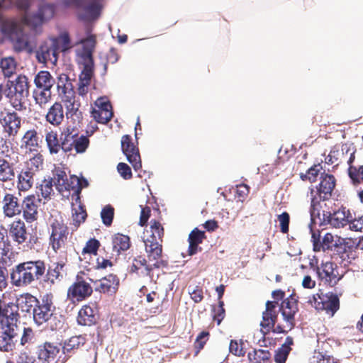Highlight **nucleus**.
Wrapping results in <instances>:
<instances>
[{"label": "nucleus", "mask_w": 363, "mask_h": 363, "mask_svg": "<svg viewBox=\"0 0 363 363\" xmlns=\"http://www.w3.org/2000/svg\"><path fill=\"white\" fill-rule=\"evenodd\" d=\"M60 48L56 40L50 38L48 41L43 43L36 52V56L39 62L47 63L51 62L56 64L58 60Z\"/></svg>", "instance_id": "obj_15"}, {"label": "nucleus", "mask_w": 363, "mask_h": 363, "mask_svg": "<svg viewBox=\"0 0 363 363\" xmlns=\"http://www.w3.org/2000/svg\"><path fill=\"white\" fill-rule=\"evenodd\" d=\"M77 62L79 65H82L83 66V69L82 70V72L79 74V82L90 84L91 77L94 74V61L77 60Z\"/></svg>", "instance_id": "obj_46"}, {"label": "nucleus", "mask_w": 363, "mask_h": 363, "mask_svg": "<svg viewBox=\"0 0 363 363\" xmlns=\"http://www.w3.org/2000/svg\"><path fill=\"white\" fill-rule=\"evenodd\" d=\"M52 182V178L45 179L43 180L39 186L40 195L45 199H50L51 196L54 194Z\"/></svg>", "instance_id": "obj_52"}, {"label": "nucleus", "mask_w": 363, "mask_h": 363, "mask_svg": "<svg viewBox=\"0 0 363 363\" xmlns=\"http://www.w3.org/2000/svg\"><path fill=\"white\" fill-rule=\"evenodd\" d=\"M89 278L85 277L84 272H80L76 276L74 281L67 289V298L72 302H81L90 297L93 293ZM91 281V279H89Z\"/></svg>", "instance_id": "obj_8"}, {"label": "nucleus", "mask_w": 363, "mask_h": 363, "mask_svg": "<svg viewBox=\"0 0 363 363\" xmlns=\"http://www.w3.org/2000/svg\"><path fill=\"white\" fill-rule=\"evenodd\" d=\"M59 352V346L52 342H45L38 347V359L48 363L54 360Z\"/></svg>", "instance_id": "obj_31"}, {"label": "nucleus", "mask_w": 363, "mask_h": 363, "mask_svg": "<svg viewBox=\"0 0 363 363\" xmlns=\"http://www.w3.org/2000/svg\"><path fill=\"white\" fill-rule=\"evenodd\" d=\"M65 111L61 102L55 101L48 108L45 115L46 122L54 127H59L65 119Z\"/></svg>", "instance_id": "obj_26"}, {"label": "nucleus", "mask_w": 363, "mask_h": 363, "mask_svg": "<svg viewBox=\"0 0 363 363\" xmlns=\"http://www.w3.org/2000/svg\"><path fill=\"white\" fill-rule=\"evenodd\" d=\"M59 95L62 96L63 101H70L75 98L74 86L65 74H60L57 84Z\"/></svg>", "instance_id": "obj_28"}, {"label": "nucleus", "mask_w": 363, "mask_h": 363, "mask_svg": "<svg viewBox=\"0 0 363 363\" xmlns=\"http://www.w3.org/2000/svg\"><path fill=\"white\" fill-rule=\"evenodd\" d=\"M352 242L351 239L337 238V240H335L331 250L345 260L349 258V252H350L352 249Z\"/></svg>", "instance_id": "obj_35"}, {"label": "nucleus", "mask_w": 363, "mask_h": 363, "mask_svg": "<svg viewBox=\"0 0 363 363\" xmlns=\"http://www.w3.org/2000/svg\"><path fill=\"white\" fill-rule=\"evenodd\" d=\"M323 221L328 222L334 228H342L348 224L351 214L345 207H340L333 213H328L326 216L323 213Z\"/></svg>", "instance_id": "obj_23"}, {"label": "nucleus", "mask_w": 363, "mask_h": 363, "mask_svg": "<svg viewBox=\"0 0 363 363\" xmlns=\"http://www.w3.org/2000/svg\"><path fill=\"white\" fill-rule=\"evenodd\" d=\"M9 233L12 240L18 245L23 244L28 239L27 228L21 219L11 222L9 225Z\"/></svg>", "instance_id": "obj_25"}, {"label": "nucleus", "mask_w": 363, "mask_h": 363, "mask_svg": "<svg viewBox=\"0 0 363 363\" xmlns=\"http://www.w3.org/2000/svg\"><path fill=\"white\" fill-rule=\"evenodd\" d=\"M33 97L36 105L41 108H45L52 100L51 89L35 88L33 91Z\"/></svg>", "instance_id": "obj_40"}, {"label": "nucleus", "mask_w": 363, "mask_h": 363, "mask_svg": "<svg viewBox=\"0 0 363 363\" xmlns=\"http://www.w3.org/2000/svg\"><path fill=\"white\" fill-rule=\"evenodd\" d=\"M99 315L98 310L94 307V304L84 305L78 312L77 321V323L83 326H92L95 325Z\"/></svg>", "instance_id": "obj_21"}, {"label": "nucleus", "mask_w": 363, "mask_h": 363, "mask_svg": "<svg viewBox=\"0 0 363 363\" xmlns=\"http://www.w3.org/2000/svg\"><path fill=\"white\" fill-rule=\"evenodd\" d=\"M41 199L35 194H30L23 198L21 204V214L27 223H33L38 218V210Z\"/></svg>", "instance_id": "obj_14"}, {"label": "nucleus", "mask_w": 363, "mask_h": 363, "mask_svg": "<svg viewBox=\"0 0 363 363\" xmlns=\"http://www.w3.org/2000/svg\"><path fill=\"white\" fill-rule=\"evenodd\" d=\"M49 246L55 254L67 255L69 244V228L63 220L55 219L50 224Z\"/></svg>", "instance_id": "obj_6"}, {"label": "nucleus", "mask_w": 363, "mask_h": 363, "mask_svg": "<svg viewBox=\"0 0 363 363\" xmlns=\"http://www.w3.org/2000/svg\"><path fill=\"white\" fill-rule=\"evenodd\" d=\"M278 220L280 225V230L282 233H288L289 230L290 216L287 212H283L278 216Z\"/></svg>", "instance_id": "obj_62"}, {"label": "nucleus", "mask_w": 363, "mask_h": 363, "mask_svg": "<svg viewBox=\"0 0 363 363\" xmlns=\"http://www.w3.org/2000/svg\"><path fill=\"white\" fill-rule=\"evenodd\" d=\"M336 186V179L334 175L326 173L324 170L320 176L319 183L315 186L309 188L311 199L310 212L312 219L320 218L321 201L329 200Z\"/></svg>", "instance_id": "obj_4"}, {"label": "nucleus", "mask_w": 363, "mask_h": 363, "mask_svg": "<svg viewBox=\"0 0 363 363\" xmlns=\"http://www.w3.org/2000/svg\"><path fill=\"white\" fill-rule=\"evenodd\" d=\"M26 262L19 263L13 268L11 273V284L17 287H27L32 285L30 274Z\"/></svg>", "instance_id": "obj_20"}, {"label": "nucleus", "mask_w": 363, "mask_h": 363, "mask_svg": "<svg viewBox=\"0 0 363 363\" xmlns=\"http://www.w3.org/2000/svg\"><path fill=\"white\" fill-rule=\"evenodd\" d=\"M16 178L15 164L0 156V182L13 183Z\"/></svg>", "instance_id": "obj_30"}, {"label": "nucleus", "mask_w": 363, "mask_h": 363, "mask_svg": "<svg viewBox=\"0 0 363 363\" xmlns=\"http://www.w3.org/2000/svg\"><path fill=\"white\" fill-rule=\"evenodd\" d=\"M44 158L42 154L36 153L27 162V166L25 168H32L35 170V173L39 170L43 165Z\"/></svg>", "instance_id": "obj_59"}, {"label": "nucleus", "mask_w": 363, "mask_h": 363, "mask_svg": "<svg viewBox=\"0 0 363 363\" xmlns=\"http://www.w3.org/2000/svg\"><path fill=\"white\" fill-rule=\"evenodd\" d=\"M280 311L286 321V325L282 326L277 325L274 329V333L286 334L291 330L295 325V314L298 311V301L291 296L284 299L280 306Z\"/></svg>", "instance_id": "obj_9"}, {"label": "nucleus", "mask_w": 363, "mask_h": 363, "mask_svg": "<svg viewBox=\"0 0 363 363\" xmlns=\"http://www.w3.org/2000/svg\"><path fill=\"white\" fill-rule=\"evenodd\" d=\"M115 256L114 253L108 255L106 253V257L99 256L96 258V269H106L108 267H112L113 263L111 259Z\"/></svg>", "instance_id": "obj_61"}, {"label": "nucleus", "mask_w": 363, "mask_h": 363, "mask_svg": "<svg viewBox=\"0 0 363 363\" xmlns=\"http://www.w3.org/2000/svg\"><path fill=\"white\" fill-rule=\"evenodd\" d=\"M53 177L56 189L60 192L63 191V188H65V184H66L65 182L68 179L65 171L60 167L55 168L53 172Z\"/></svg>", "instance_id": "obj_48"}, {"label": "nucleus", "mask_w": 363, "mask_h": 363, "mask_svg": "<svg viewBox=\"0 0 363 363\" xmlns=\"http://www.w3.org/2000/svg\"><path fill=\"white\" fill-rule=\"evenodd\" d=\"M86 337L81 335L71 337L64 344L62 347L64 354L74 352L86 343Z\"/></svg>", "instance_id": "obj_44"}, {"label": "nucleus", "mask_w": 363, "mask_h": 363, "mask_svg": "<svg viewBox=\"0 0 363 363\" xmlns=\"http://www.w3.org/2000/svg\"><path fill=\"white\" fill-rule=\"evenodd\" d=\"M101 217L103 223L106 226H110L114 217V208L109 204L105 206L101 210Z\"/></svg>", "instance_id": "obj_55"}, {"label": "nucleus", "mask_w": 363, "mask_h": 363, "mask_svg": "<svg viewBox=\"0 0 363 363\" xmlns=\"http://www.w3.org/2000/svg\"><path fill=\"white\" fill-rule=\"evenodd\" d=\"M104 0H66L67 5H73L77 9H82L85 13L86 18H97L102 9Z\"/></svg>", "instance_id": "obj_17"}, {"label": "nucleus", "mask_w": 363, "mask_h": 363, "mask_svg": "<svg viewBox=\"0 0 363 363\" xmlns=\"http://www.w3.org/2000/svg\"><path fill=\"white\" fill-rule=\"evenodd\" d=\"M65 184V188H63V191H69L73 190L74 193L75 198L77 196H79L80 192L82 189V184L79 179L75 176H70L69 179H67Z\"/></svg>", "instance_id": "obj_49"}, {"label": "nucleus", "mask_w": 363, "mask_h": 363, "mask_svg": "<svg viewBox=\"0 0 363 363\" xmlns=\"http://www.w3.org/2000/svg\"><path fill=\"white\" fill-rule=\"evenodd\" d=\"M19 95L20 94L13 93L11 91H8L6 94L7 97L9 99L11 106L16 111H23L26 108L24 103V99L26 96H21Z\"/></svg>", "instance_id": "obj_50"}, {"label": "nucleus", "mask_w": 363, "mask_h": 363, "mask_svg": "<svg viewBox=\"0 0 363 363\" xmlns=\"http://www.w3.org/2000/svg\"><path fill=\"white\" fill-rule=\"evenodd\" d=\"M9 91L20 94L21 96H28L29 94V82L28 79L25 75H19L11 86L9 88Z\"/></svg>", "instance_id": "obj_39"}, {"label": "nucleus", "mask_w": 363, "mask_h": 363, "mask_svg": "<svg viewBox=\"0 0 363 363\" xmlns=\"http://www.w3.org/2000/svg\"><path fill=\"white\" fill-rule=\"evenodd\" d=\"M271 353L268 350L254 349L247 354L250 362L252 363H271Z\"/></svg>", "instance_id": "obj_41"}, {"label": "nucleus", "mask_w": 363, "mask_h": 363, "mask_svg": "<svg viewBox=\"0 0 363 363\" xmlns=\"http://www.w3.org/2000/svg\"><path fill=\"white\" fill-rule=\"evenodd\" d=\"M28 267V274H30L32 284L40 280L45 275L46 272V264L44 260L36 259L32 261H26Z\"/></svg>", "instance_id": "obj_32"}, {"label": "nucleus", "mask_w": 363, "mask_h": 363, "mask_svg": "<svg viewBox=\"0 0 363 363\" xmlns=\"http://www.w3.org/2000/svg\"><path fill=\"white\" fill-rule=\"evenodd\" d=\"M52 40H57L60 52H65L70 48V38L67 32L62 33L57 38H52Z\"/></svg>", "instance_id": "obj_57"}, {"label": "nucleus", "mask_w": 363, "mask_h": 363, "mask_svg": "<svg viewBox=\"0 0 363 363\" xmlns=\"http://www.w3.org/2000/svg\"><path fill=\"white\" fill-rule=\"evenodd\" d=\"M72 218L73 224L76 227H79L84 223L87 217V213L84 206L82 203L80 196L75 198V201L72 203Z\"/></svg>", "instance_id": "obj_34"}, {"label": "nucleus", "mask_w": 363, "mask_h": 363, "mask_svg": "<svg viewBox=\"0 0 363 363\" xmlns=\"http://www.w3.org/2000/svg\"><path fill=\"white\" fill-rule=\"evenodd\" d=\"M55 83L54 77L48 71H40L34 78L36 89H51Z\"/></svg>", "instance_id": "obj_38"}, {"label": "nucleus", "mask_w": 363, "mask_h": 363, "mask_svg": "<svg viewBox=\"0 0 363 363\" xmlns=\"http://www.w3.org/2000/svg\"><path fill=\"white\" fill-rule=\"evenodd\" d=\"M143 267L145 268V275L150 276L152 270L155 268L152 264H148L146 259L140 255L135 257L133 259L132 264L130 267V273H137L138 274L139 270Z\"/></svg>", "instance_id": "obj_42"}, {"label": "nucleus", "mask_w": 363, "mask_h": 363, "mask_svg": "<svg viewBox=\"0 0 363 363\" xmlns=\"http://www.w3.org/2000/svg\"><path fill=\"white\" fill-rule=\"evenodd\" d=\"M204 231H201L198 228H194L189 235L188 241L189 243L188 248V254L194 255L197 253L198 250H201V247H199V245L202 243L206 239Z\"/></svg>", "instance_id": "obj_36"}, {"label": "nucleus", "mask_w": 363, "mask_h": 363, "mask_svg": "<svg viewBox=\"0 0 363 363\" xmlns=\"http://www.w3.org/2000/svg\"><path fill=\"white\" fill-rule=\"evenodd\" d=\"M21 140L22 144L24 145L26 149L29 150L30 152H37L40 147V144L42 143V140L39 136L37 130L35 128L28 130L24 133Z\"/></svg>", "instance_id": "obj_33"}, {"label": "nucleus", "mask_w": 363, "mask_h": 363, "mask_svg": "<svg viewBox=\"0 0 363 363\" xmlns=\"http://www.w3.org/2000/svg\"><path fill=\"white\" fill-rule=\"evenodd\" d=\"M33 320L38 325H45V327L52 331L59 330L63 327L62 316L56 312V307L52 301V296L45 294L41 301L35 305L33 310Z\"/></svg>", "instance_id": "obj_5"}, {"label": "nucleus", "mask_w": 363, "mask_h": 363, "mask_svg": "<svg viewBox=\"0 0 363 363\" xmlns=\"http://www.w3.org/2000/svg\"><path fill=\"white\" fill-rule=\"evenodd\" d=\"M82 45V50L78 53L79 60L94 61L93 53L96 45V36L89 34L86 38L80 40Z\"/></svg>", "instance_id": "obj_29"}, {"label": "nucleus", "mask_w": 363, "mask_h": 363, "mask_svg": "<svg viewBox=\"0 0 363 363\" xmlns=\"http://www.w3.org/2000/svg\"><path fill=\"white\" fill-rule=\"evenodd\" d=\"M348 174L354 184H359L360 179L363 181V165L359 169L350 165L348 168Z\"/></svg>", "instance_id": "obj_60"}, {"label": "nucleus", "mask_w": 363, "mask_h": 363, "mask_svg": "<svg viewBox=\"0 0 363 363\" xmlns=\"http://www.w3.org/2000/svg\"><path fill=\"white\" fill-rule=\"evenodd\" d=\"M63 267L64 264L60 262H55L49 266L47 269L45 281L53 284L56 281L60 280L62 278L61 271Z\"/></svg>", "instance_id": "obj_47"}, {"label": "nucleus", "mask_w": 363, "mask_h": 363, "mask_svg": "<svg viewBox=\"0 0 363 363\" xmlns=\"http://www.w3.org/2000/svg\"><path fill=\"white\" fill-rule=\"evenodd\" d=\"M45 140L50 155H58L60 151L65 154H71L74 150L76 154H82L89 146V139L86 135H79L77 129L71 125L63 128L58 134L51 128L45 131Z\"/></svg>", "instance_id": "obj_2"}, {"label": "nucleus", "mask_w": 363, "mask_h": 363, "mask_svg": "<svg viewBox=\"0 0 363 363\" xmlns=\"http://www.w3.org/2000/svg\"><path fill=\"white\" fill-rule=\"evenodd\" d=\"M130 247V238L128 235L117 233L112 237L113 252L118 256L122 252L128 250Z\"/></svg>", "instance_id": "obj_37"}, {"label": "nucleus", "mask_w": 363, "mask_h": 363, "mask_svg": "<svg viewBox=\"0 0 363 363\" xmlns=\"http://www.w3.org/2000/svg\"><path fill=\"white\" fill-rule=\"evenodd\" d=\"M1 33L13 43L14 49L21 52L27 48L28 40L19 24L13 19H0Z\"/></svg>", "instance_id": "obj_7"}, {"label": "nucleus", "mask_w": 363, "mask_h": 363, "mask_svg": "<svg viewBox=\"0 0 363 363\" xmlns=\"http://www.w3.org/2000/svg\"><path fill=\"white\" fill-rule=\"evenodd\" d=\"M38 301L36 297L30 294H26L17 304L11 302L3 307L0 300V350L9 352L15 347L13 339L19 331V307L23 311L29 312Z\"/></svg>", "instance_id": "obj_1"}, {"label": "nucleus", "mask_w": 363, "mask_h": 363, "mask_svg": "<svg viewBox=\"0 0 363 363\" xmlns=\"http://www.w3.org/2000/svg\"><path fill=\"white\" fill-rule=\"evenodd\" d=\"M35 170L32 168H23L17 175L16 188L19 192H26L31 189L35 177Z\"/></svg>", "instance_id": "obj_27"}, {"label": "nucleus", "mask_w": 363, "mask_h": 363, "mask_svg": "<svg viewBox=\"0 0 363 363\" xmlns=\"http://www.w3.org/2000/svg\"><path fill=\"white\" fill-rule=\"evenodd\" d=\"M318 278L331 286H335L340 279L338 277L337 264L333 262H322L315 267Z\"/></svg>", "instance_id": "obj_18"}, {"label": "nucleus", "mask_w": 363, "mask_h": 363, "mask_svg": "<svg viewBox=\"0 0 363 363\" xmlns=\"http://www.w3.org/2000/svg\"><path fill=\"white\" fill-rule=\"evenodd\" d=\"M250 186L245 184H240L236 185L235 196L240 201L243 202L247 197L250 193Z\"/></svg>", "instance_id": "obj_64"}, {"label": "nucleus", "mask_w": 363, "mask_h": 363, "mask_svg": "<svg viewBox=\"0 0 363 363\" xmlns=\"http://www.w3.org/2000/svg\"><path fill=\"white\" fill-rule=\"evenodd\" d=\"M121 149L123 153L126 156L128 161L135 171L142 167L138 147L133 144L132 138L129 135L122 136Z\"/></svg>", "instance_id": "obj_16"}, {"label": "nucleus", "mask_w": 363, "mask_h": 363, "mask_svg": "<svg viewBox=\"0 0 363 363\" xmlns=\"http://www.w3.org/2000/svg\"><path fill=\"white\" fill-rule=\"evenodd\" d=\"M95 284L96 291L113 295L116 293L118 289L119 279L116 275L109 274L102 279L96 281Z\"/></svg>", "instance_id": "obj_24"}, {"label": "nucleus", "mask_w": 363, "mask_h": 363, "mask_svg": "<svg viewBox=\"0 0 363 363\" xmlns=\"http://www.w3.org/2000/svg\"><path fill=\"white\" fill-rule=\"evenodd\" d=\"M350 151V147L347 143L342 144L341 146L335 145L330 150L329 155L325 157V162L328 164H333L341 160V157L345 153Z\"/></svg>", "instance_id": "obj_43"}, {"label": "nucleus", "mask_w": 363, "mask_h": 363, "mask_svg": "<svg viewBox=\"0 0 363 363\" xmlns=\"http://www.w3.org/2000/svg\"><path fill=\"white\" fill-rule=\"evenodd\" d=\"M323 166L321 164L318 163L311 166L308 170V174L309 177V182L314 183L317 181V178L318 175L322 173Z\"/></svg>", "instance_id": "obj_63"}, {"label": "nucleus", "mask_w": 363, "mask_h": 363, "mask_svg": "<svg viewBox=\"0 0 363 363\" xmlns=\"http://www.w3.org/2000/svg\"><path fill=\"white\" fill-rule=\"evenodd\" d=\"M309 302L317 311H324L331 317L340 308V298L336 294L333 292L325 294H314L312 298L309 300Z\"/></svg>", "instance_id": "obj_11"}, {"label": "nucleus", "mask_w": 363, "mask_h": 363, "mask_svg": "<svg viewBox=\"0 0 363 363\" xmlns=\"http://www.w3.org/2000/svg\"><path fill=\"white\" fill-rule=\"evenodd\" d=\"M244 342L242 340H232L230 342L229 350L230 352L236 356L243 357L245 351L243 347Z\"/></svg>", "instance_id": "obj_58"}, {"label": "nucleus", "mask_w": 363, "mask_h": 363, "mask_svg": "<svg viewBox=\"0 0 363 363\" xmlns=\"http://www.w3.org/2000/svg\"><path fill=\"white\" fill-rule=\"evenodd\" d=\"M0 66L5 76L10 77L16 70V63L13 58L6 57L2 59Z\"/></svg>", "instance_id": "obj_53"}, {"label": "nucleus", "mask_w": 363, "mask_h": 363, "mask_svg": "<svg viewBox=\"0 0 363 363\" xmlns=\"http://www.w3.org/2000/svg\"><path fill=\"white\" fill-rule=\"evenodd\" d=\"M210 333L208 331L201 332L194 342V356H197L208 340Z\"/></svg>", "instance_id": "obj_51"}, {"label": "nucleus", "mask_w": 363, "mask_h": 363, "mask_svg": "<svg viewBox=\"0 0 363 363\" xmlns=\"http://www.w3.org/2000/svg\"><path fill=\"white\" fill-rule=\"evenodd\" d=\"M55 13L53 4H45L39 6L38 11L32 15H25L22 18L24 25L37 31L42 25L52 18Z\"/></svg>", "instance_id": "obj_10"}, {"label": "nucleus", "mask_w": 363, "mask_h": 363, "mask_svg": "<svg viewBox=\"0 0 363 363\" xmlns=\"http://www.w3.org/2000/svg\"><path fill=\"white\" fill-rule=\"evenodd\" d=\"M20 199L13 194L6 193L2 200V211L5 217L11 218L21 215Z\"/></svg>", "instance_id": "obj_22"}, {"label": "nucleus", "mask_w": 363, "mask_h": 363, "mask_svg": "<svg viewBox=\"0 0 363 363\" xmlns=\"http://www.w3.org/2000/svg\"><path fill=\"white\" fill-rule=\"evenodd\" d=\"M101 246L100 242L96 238L89 239L82 250V255L90 254L96 255L97 252Z\"/></svg>", "instance_id": "obj_54"}, {"label": "nucleus", "mask_w": 363, "mask_h": 363, "mask_svg": "<svg viewBox=\"0 0 363 363\" xmlns=\"http://www.w3.org/2000/svg\"><path fill=\"white\" fill-rule=\"evenodd\" d=\"M91 117L99 123L106 124L113 116V107L106 97H100L95 101V108L91 112Z\"/></svg>", "instance_id": "obj_13"}, {"label": "nucleus", "mask_w": 363, "mask_h": 363, "mask_svg": "<svg viewBox=\"0 0 363 363\" xmlns=\"http://www.w3.org/2000/svg\"><path fill=\"white\" fill-rule=\"evenodd\" d=\"M212 314L213 320L219 325L225 316L223 301H219L218 306H213Z\"/></svg>", "instance_id": "obj_56"}, {"label": "nucleus", "mask_w": 363, "mask_h": 363, "mask_svg": "<svg viewBox=\"0 0 363 363\" xmlns=\"http://www.w3.org/2000/svg\"><path fill=\"white\" fill-rule=\"evenodd\" d=\"M277 302L267 301L266 302L265 311L262 313V320L260 326L264 335L274 330L276 328L275 324L278 318V312L277 311Z\"/></svg>", "instance_id": "obj_19"}, {"label": "nucleus", "mask_w": 363, "mask_h": 363, "mask_svg": "<svg viewBox=\"0 0 363 363\" xmlns=\"http://www.w3.org/2000/svg\"><path fill=\"white\" fill-rule=\"evenodd\" d=\"M0 123L9 138H14L21 127V118L15 111L4 110L0 113Z\"/></svg>", "instance_id": "obj_12"}, {"label": "nucleus", "mask_w": 363, "mask_h": 363, "mask_svg": "<svg viewBox=\"0 0 363 363\" xmlns=\"http://www.w3.org/2000/svg\"><path fill=\"white\" fill-rule=\"evenodd\" d=\"M65 103L66 115L74 121L80 123L83 118L82 113L79 110L80 104H77L75 98L72 99L70 101H64Z\"/></svg>", "instance_id": "obj_45"}, {"label": "nucleus", "mask_w": 363, "mask_h": 363, "mask_svg": "<svg viewBox=\"0 0 363 363\" xmlns=\"http://www.w3.org/2000/svg\"><path fill=\"white\" fill-rule=\"evenodd\" d=\"M150 233L143 239L145 250L150 262H154L153 266L156 269L167 267L168 262L162 259V242L164 230L162 223L156 220H151L150 224Z\"/></svg>", "instance_id": "obj_3"}]
</instances>
